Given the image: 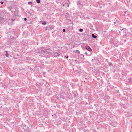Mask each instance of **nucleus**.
<instances>
[{
  "mask_svg": "<svg viewBox=\"0 0 132 132\" xmlns=\"http://www.w3.org/2000/svg\"><path fill=\"white\" fill-rule=\"evenodd\" d=\"M85 48L87 50L89 51L88 52L92 53V50L89 46H85Z\"/></svg>",
  "mask_w": 132,
  "mask_h": 132,
  "instance_id": "3",
  "label": "nucleus"
},
{
  "mask_svg": "<svg viewBox=\"0 0 132 132\" xmlns=\"http://www.w3.org/2000/svg\"><path fill=\"white\" fill-rule=\"evenodd\" d=\"M11 19L12 20V21H14V19Z\"/></svg>",
  "mask_w": 132,
  "mask_h": 132,
  "instance_id": "27",
  "label": "nucleus"
},
{
  "mask_svg": "<svg viewBox=\"0 0 132 132\" xmlns=\"http://www.w3.org/2000/svg\"><path fill=\"white\" fill-rule=\"evenodd\" d=\"M60 54L56 52L54 53V56L55 57L58 56L60 55Z\"/></svg>",
  "mask_w": 132,
  "mask_h": 132,
  "instance_id": "6",
  "label": "nucleus"
},
{
  "mask_svg": "<svg viewBox=\"0 0 132 132\" xmlns=\"http://www.w3.org/2000/svg\"><path fill=\"white\" fill-rule=\"evenodd\" d=\"M28 4H31L32 5V3L31 2H28Z\"/></svg>",
  "mask_w": 132,
  "mask_h": 132,
  "instance_id": "14",
  "label": "nucleus"
},
{
  "mask_svg": "<svg viewBox=\"0 0 132 132\" xmlns=\"http://www.w3.org/2000/svg\"><path fill=\"white\" fill-rule=\"evenodd\" d=\"M69 4L70 2L69 1H68L66 2L65 3L63 4L62 5L63 6H64L66 7L69 6Z\"/></svg>",
  "mask_w": 132,
  "mask_h": 132,
  "instance_id": "2",
  "label": "nucleus"
},
{
  "mask_svg": "<svg viewBox=\"0 0 132 132\" xmlns=\"http://www.w3.org/2000/svg\"><path fill=\"white\" fill-rule=\"evenodd\" d=\"M24 21H26V20H27V18H24Z\"/></svg>",
  "mask_w": 132,
  "mask_h": 132,
  "instance_id": "20",
  "label": "nucleus"
},
{
  "mask_svg": "<svg viewBox=\"0 0 132 132\" xmlns=\"http://www.w3.org/2000/svg\"><path fill=\"white\" fill-rule=\"evenodd\" d=\"M92 53L89 52H85L84 54L86 56H89L91 55Z\"/></svg>",
  "mask_w": 132,
  "mask_h": 132,
  "instance_id": "5",
  "label": "nucleus"
},
{
  "mask_svg": "<svg viewBox=\"0 0 132 132\" xmlns=\"http://www.w3.org/2000/svg\"><path fill=\"white\" fill-rule=\"evenodd\" d=\"M48 27H47V28H48Z\"/></svg>",
  "mask_w": 132,
  "mask_h": 132,
  "instance_id": "28",
  "label": "nucleus"
},
{
  "mask_svg": "<svg viewBox=\"0 0 132 132\" xmlns=\"http://www.w3.org/2000/svg\"><path fill=\"white\" fill-rule=\"evenodd\" d=\"M62 98H63V99H64V97H63V96H62Z\"/></svg>",
  "mask_w": 132,
  "mask_h": 132,
  "instance_id": "26",
  "label": "nucleus"
},
{
  "mask_svg": "<svg viewBox=\"0 0 132 132\" xmlns=\"http://www.w3.org/2000/svg\"><path fill=\"white\" fill-rule=\"evenodd\" d=\"M64 57L67 59L68 57V55H67L66 56H64Z\"/></svg>",
  "mask_w": 132,
  "mask_h": 132,
  "instance_id": "17",
  "label": "nucleus"
},
{
  "mask_svg": "<svg viewBox=\"0 0 132 132\" xmlns=\"http://www.w3.org/2000/svg\"><path fill=\"white\" fill-rule=\"evenodd\" d=\"M36 2L38 3H39L40 2V0H36Z\"/></svg>",
  "mask_w": 132,
  "mask_h": 132,
  "instance_id": "12",
  "label": "nucleus"
},
{
  "mask_svg": "<svg viewBox=\"0 0 132 132\" xmlns=\"http://www.w3.org/2000/svg\"><path fill=\"white\" fill-rule=\"evenodd\" d=\"M128 80L129 81L132 82V79L131 77H129V78Z\"/></svg>",
  "mask_w": 132,
  "mask_h": 132,
  "instance_id": "11",
  "label": "nucleus"
},
{
  "mask_svg": "<svg viewBox=\"0 0 132 132\" xmlns=\"http://www.w3.org/2000/svg\"><path fill=\"white\" fill-rule=\"evenodd\" d=\"M1 18L2 20H3V18L1 17Z\"/></svg>",
  "mask_w": 132,
  "mask_h": 132,
  "instance_id": "24",
  "label": "nucleus"
},
{
  "mask_svg": "<svg viewBox=\"0 0 132 132\" xmlns=\"http://www.w3.org/2000/svg\"><path fill=\"white\" fill-rule=\"evenodd\" d=\"M83 29H80L79 30V31L81 32H82L83 31Z\"/></svg>",
  "mask_w": 132,
  "mask_h": 132,
  "instance_id": "15",
  "label": "nucleus"
},
{
  "mask_svg": "<svg viewBox=\"0 0 132 132\" xmlns=\"http://www.w3.org/2000/svg\"><path fill=\"white\" fill-rule=\"evenodd\" d=\"M77 5L79 6H81L82 5L81 4L80 1H78L77 3Z\"/></svg>",
  "mask_w": 132,
  "mask_h": 132,
  "instance_id": "9",
  "label": "nucleus"
},
{
  "mask_svg": "<svg viewBox=\"0 0 132 132\" xmlns=\"http://www.w3.org/2000/svg\"><path fill=\"white\" fill-rule=\"evenodd\" d=\"M126 12H127V11H124V13H125V14H126Z\"/></svg>",
  "mask_w": 132,
  "mask_h": 132,
  "instance_id": "23",
  "label": "nucleus"
},
{
  "mask_svg": "<svg viewBox=\"0 0 132 132\" xmlns=\"http://www.w3.org/2000/svg\"><path fill=\"white\" fill-rule=\"evenodd\" d=\"M77 95H76V94H74L73 96V97H77Z\"/></svg>",
  "mask_w": 132,
  "mask_h": 132,
  "instance_id": "16",
  "label": "nucleus"
},
{
  "mask_svg": "<svg viewBox=\"0 0 132 132\" xmlns=\"http://www.w3.org/2000/svg\"><path fill=\"white\" fill-rule=\"evenodd\" d=\"M81 56H82L83 57H84V55L83 54H81Z\"/></svg>",
  "mask_w": 132,
  "mask_h": 132,
  "instance_id": "19",
  "label": "nucleus"
},
{
  "mask_svg": "<svg viewBox=\"0 0 132 132\" xmlns=\"http://www.w3.org/2000/svg\"><path fill=\"white\" fill-rule=\"evenodd\" d=\"M46 52H47L48 54H51L52 50L50 48L44 50Z\"/></svg>",
  "mask_w": 132,
  "mask_h": 132,
  "instance_id": "4",
  "label": "nucleus"
},
{
  "mask_svg": "<svg viewBox=\"0 0 132 132\" xmlns=\"http://www.w3.org/2000/svg\"><path fill=\"white\" fill-rule=\"evenodd\" d=\"M5 52L6 53V54H5V56L7 57H9L8 56L9 55V54L7 52V51H6Z\"/></svg>",
  "mask_w": 132,
  "mask_h": 132,
  "instance_id": "10",
  "label": "nucleus"
},
{
  "mask_svg": "<svg viewBox=\"0 0 132 132\" xmlns=\"http://www.w3.org/2000/svg\"><path fill=\"white\" fill-rule=\"evenodd\" d=\"M46 73V72H43V74H45V73Z\"/></svg>",
  "mask_w": 132,
  "mask_h": 132,
  "instance_id": "25",
  "label": "nucleus"
},
{
  "mask_svg": "<svg viewBox=\"0 0 132 132\" xmlns=\"http://www.w3.org/2000/svg\"><path fill=\"white\" fill-rule=\"evenodd\" d=\"M92 37L94 38H96L97 37V36L95 35L94 34H92Z\"/></svg>",
  "mask_w": 132,
  "mask_h": 132,
  "instance_id": "8",
  "label": "nucleus"
},
{
  "mask_svg": "<svg viewBox=\"0 0 132 132\" xmlns=\"http://www.w3.org/2000/svg\"><path fill=\"white\" fill-rule=\"evenodd\" d=\"M1 22V21H0V22Z\"/></svg>",
  "mask_w": 132,
  "mask_h": 132,
  "instance_id": "29",
  "label": "nucleus"
},
{
  "mask_svg": "<svg viewBox=\"0 0 132 132\" xmlns=\"http://www.w3.org/2000/svg\"><path fill=\"white\" fill-rule=\"evenodd\" d=\"M41 52L42 54H44V56L45 57H48L50 55V54H48L47 52H46L45 50H41Z\"/></svg>",
  "mask_w": 132,
  "mask_h": 132,
  "instance_id": "1",
  "label": "nucleus"
},
{
  "mask_svg": "<svg viewBox=\"0 0 132 132\" xmlns=\"http://www.w3.org/2000/svg\"><path fill=\"white\" fill-rule=\"evenodd\" d=\"M0 3H1V4H3V3L4 2H2V1H1L0 2Z\"/></svg>",
  "mask_w": 132,
  "mask_h": 132,
  "instance_id": "21",
  "label": "nucleus"
},
{
  "mask_svg": "<svg viewBox=\"0 0 132 132\" xmlns=\"http://www.w3.org/2000/svg\"><path fill=\"white\" fill-rule=\"evenodd\" d=\"M109 65H111L112 64V63H111L110 62L109 63Z\"/></svg>",
  "mask_w": 132,
  "mask_h": 132,
  "instance_id": "22",
  "label": "nucleus"
},
{
  "mask_svg": "<svg viewBox=\"0 0 132 132\" xmlns=\"http://www.w3.org/2000/svg\"><path fill=\"white\" fill-rule=\"evenodd\" d=\"M66 30L65 29H63V31L64 32H65Z\"/></svg>",
  "mask_w": 132,
  "mask_h": 132,
  "instance_id": "18",
  "label": "nucleus"
},
{
  "mask_svg": "<svg viewBox=\"0 0 132 132\" xmlns=\"http://www.w3.org/2000/svg\"><path fill=\"white\" fill-rule=\"evenodd\" d=\"M46 24V22L45 21H44L42 23V24L44 25H45Z\"/></svg>",
  "mask_w": 132,
  "mask_h": 132,
  "instance_id": "13",
  "label": "nucleus"
},
{
  "mask_svg": "<svg viewBox=\"0 0 132 132\" xmlns=\"http://www.w3.org/2000/svg\"><path fill=\"white\" fill-rule=\"evenodd\" d=\"M73 52L74 53H79V54H80V53L79 51L78 50L74 51H73Z\"/></svg>",
  "mask_w": 132,
  "mask_h": 132,
  "instance_id": "7",
  "label": "nucleus"
}]
</instances>
